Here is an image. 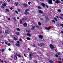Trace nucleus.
<instances>
[{"mask_svg":"<svg viewBox=\"0 0 63 63\" xmlns=\"http://www.w3.org/2000/svg\"><path fill=\"white\" fill-rule=\"evenodd\" d=\"M49 46L51 48V49L52 50H54V47L53 45L52 44H50Z\"/></svg>","mask_w":63,"mask_h":63,"instance_id":"nucleus-1","label":"nucleus"},{"mask_svg":"<svg viewBox=\"0 0 63 63\" xmlns=\"http://www.w3.org/2000/svg\"><path fill=\"white\" fill-rule=\"evenodd\" d=\"M6 34V35H8V34H10V31H9L8 30H5V32Z\"/></svg>","mask_w":63,"mask_h":63,"instance_id":"nucleus-2","label":"nucleus"},{"mask_svg":"<svg viewBox=\"0 0 63 63\" xmlns=\"http://www.w3.org/2000/svg\"><path fill=\"white\" fill-rule=\"evenodd\" d=\"M48 3L50 5L52 4V0H48Z\"/></svg>","mask_w":63,"mask_h":63,"instance_id":"nucleus-3","label":"nucleus"},{"mask_svg":"<svg viewBox=\"0 0 63 63\" xmlns=\"http://www.w3.org/2000/svg\"><path fill=\"white\" fill-rule=\"evenodd\" d=\"M23 25L24 27H26L27 26V24L26 22L24 23H23Z\"/></svg>","mask_w":63,"mask_h":63,"instance_id":"nucleus-4","label":"nucleus"},{"mask_svg":"<svg viewBox=\"0 0 63 63\" xmlns=\"http://www.w3.org/2000/svg\"><path fill=\"white\" fill-rule=\"evenodd\" d=\"M35 26H33L31 28V30L32 31H34L35 30Z\"/></svg>","mask_w":63,"mask_h":63,"instance_id":"nucleus-5","label":"nucleus"},{"mask_svg":"<svg viewBox=\"0 0 63 63\" xmlns=\"http://www.w3.org/2000/svg\"><path fill=\"white\" fill-rule=\"evenodd\" d=\"M27 19L26 17H24L22 19V20L23 21H26Z\"/></svg>","mask_w":63,"mask_h":63,"instance_id":"nucleus-6","label":"nucleus"},{"mask_svg":"<svg viewBox=\"0 0 63 63\" xmlns=\"http://www.w3.org/2000/svg\"><path fill=\"white\" fill-rule=\"evenodd\" d=\"M22 5L23 7H27L28 6V5L26 4H23Z\"/></svg>","mask_w":63,"mask_h":63,"instance_id":"nucleus-7","label":"nucleus"},{"mask_svg":"<svg viewBox=\"0 0 63 63\" xmlns=\"http://www.w3.org/2000/svg\"><path fill=\"white\" fill-rule=\"evenodd\" d=\"M38 37L40 39H43V35L40 34L39 35Z\"/></svg>","mask_w":63,"mask_h":63,"instance_id":"nucleus-8","label":"nucleus"},{"mask_svg":"<svg viewBox=\"0 0 63 63\" xmlns=\"http://www.w3.org/2000/svg\"><path fill=\"white\" fill-rule=\"evenodd\" d=\"M55 3H57V4H59V3H61V2L60 0H56L55 1Z\"/></svg>","mask_w":63,"mask_h":63,"instance_id":"nucleus-9","label":"nucleus"},{"mask_svg":"<svg viewBox=\"0 0 63 63\" xmlns=\"http://www.w3.org/2000/svg\"><path fill=\"white\" fill-rule=\"evenodd\" d=\"M14 5L15 6H16V7H18V2H15L14 3Z\"/></svg>","mask_w":63,"mask_h":63,"instance_id":"nucleus-10","label":"nucleus"},{"mask_svg":"<svg viewBox=\"0 0 63 63\" xmlns=\"http://www.w3.org/2000/svg\"><path fill=\"white\" fill-rule=\"evenodd\" d=\"M45 45V44L43 43H41L40 44V46H41V47H43V46H44Z\"/></svg>","mask_w":63,"mask_h":63,"instance_id":"nucleus-11","label":"nucleus"},{"mask_svg":"<svg viewBox=\"0 0 63 63\" xmlns=\"http://www.w3.org/2000/svg\"><path fill=\"white\" fill-rule=\"evenodd\" d=\"M14 59L15 60H16L17 59V56L16 55H15L14 57Z\"/></svg>","mask_w":63,"mask_h":63,"instance_id":"nucleus-12","label":"nucleus"},{"mask_svg":"<svg viewBox=\"0 0 63 63\" xmlns=\"http://www.w3.org/2000/svg\"><path fill=\"white\" fill-rule=\"evenodd\" d=\"M16 55V56H18L19 57H21V55H20L19 54H18L17 53H16L15 54Z\"/></svg>","mask_w":63,"mask_h":63,"instance_id":"nucleus-13","label":"nucleus"},{"mask_svg":"<svg viewBox=\"0 0 63 63\" xmlns=\"http://www.w3.org/2000/svg\"><path fill=\"white\" fill-rule=\"evenodd\" d=\"M38 12L40 14H43V11H42V10H38Z\"/></svg>","mask_w":63,"mask_h":63,"instance_id":"nucleus-14","label":"nucleus"},{"mask_svg":"<svg viewBox=\"0 0 63 63\" xmlns=\"http://www.w3.org/2000/svg\"><path fill=\"white\" fill-rule=\"evenodd\" d=\"M2 5L3 6H4V7H6L7 5V4L5 3H3L2 4Z\"/></svg>","mask_w":63,"mask_h":63,"instance_id":"nucleus-15","label":"nucleus"},{"mask_svg":"<svg viewBox=\"0 0 63 63\" xmlns=\"http://www.w3.org/2000/svg\"><path fill=\"white\" fill-rule=\"evenodd\" d=\"M26 32L27 33H30L31 32V31L29 30H26Z\"/></svg>","mask_w":63,"mask_h":63,"instance_id":"nucleus-16","label":"nucleus"},{"mask_svg":"<svg viewBox=\"0 0 63 63\" xmlns=\"http://www.w3.org/2000/svg\"><path fill=\"white\" fill-rule=\"evenodd\" d=\"M15 46L17 47H19L20 46V44L17 43H16L15 44Z\"/></svg>","mask_w":63,"mask_h":63,"instance_id":"nucleus-17","label":"nucleus"},{"mask_svg":"<svg viewBox=\"0 0 63 63\" xmlns=\"http://www.w3.org/2000/svg\"><path fill=\"white\" fill-rule=\"evenodd\" d=\"M51 28L50 26H49L48 27H47V30L48 31H50V30Z\"/></svg>","mask_w":63,"mask_h":63,"instance_id":"nucleus-18","label":"nucleus"},{"mask_svg":"<svg viewBox=\"0 0 63 63\" xmlns=\"http://www.w3.org/2000/svg\"><path fill=\"white\" fill-rule=\"evenodd\" d=\"M29 13L28 12H25L24 13V15H29Z\"/></svg>","mask_w":63,"mask_h":63,"instance_id":"nucleus-19","label":"nucleus"},{"mask_svg":"<svg viewBox=\"0 0 63 63\" xmlns=\"http://www.w3.org/2000/svg\"><path fill=\"white\" fill-rule=\"evenodd\" d=\"M41 5L42 6L44 7H45V6H46L45 4H44V3H41Z\"/></svg>","mask_w":63,"mask_h":63,"instance_id":"nucleus-20","label":"nucleus"},{"mask_svg":"<svg viewBox=\"0 0 63 63\" xmlns=\"http://www.w3.org/2000/svg\"><path fill=\"white\" fill-rule=\"evenodd\" d=\"M58 11L59 13H61V10L60 9H58Z\"/></svg>","mask_w":63,"mask_h":63,"instance_id":"nucleus-21","label":"nucleus"},{"mask_svg":"<svg viewBox=\"0 0 63 63\" xmlns=\"http://www.w3.org/2000/svg\"><path fill=\"white\" fill-rule=\"evenodd\" d=\"M28 11H29V9H26L25 10V12H28Z\"/></svg>","mask_w":63,"mask_h":63,"instance_id":"nucleus-22","label":"nucleus"},{"mask_svg":"<svg viewBox=\"0 0 63 63\" xmlns=\"http://www.w3.org/2000/svg\"><path fill=\"white\" fill-rule=\"evenodd\" d=\"M49 62L50 63H53L54 62L52 60H49Z\"/></svg>","mask_w":63,"mask_h":63,"instance_id":"nucleus-23","label":"nucleus"},{"mask_svg":"<svg viewBox=\"0 0 63 63\" xmlns=\"http://www.w3.org/2000/svg\"><path fill=\"white\" fill-rule=\"evenodd\" d=\"M26 35H27V36H31V34H30L29 33H27Z\"/></svg>","mask_w":63,"mask_h":63,"instance_id":"nucleus-24","label":"nucleus"},{"mask_svg":"<svg viewBox=\"0 0 63 63\" xmlns=\"http://www.w3.org/2000/svg\"><path fill=\"white\" fill-rule=\"evenodd\" d=\"M15 33L17 35H19V32H16Z\"/></svg>","mask_w":63,"mask_h":63,"instance_id":"nucleus-25","label":"nucleus"},{"mask_svg":"<svg viewBox=\"0 0 63 63\" xmlns=\"http://www.w3.org/2000/svg\"><path fill=\"white\" fill-rule=\"evenodd\" d=\"M38 24L39 25V26H41L42 25V24H41V23L40 22H38Z\"/></svg>","mask_w":63,"mask_h":63,"instance_id":"nucleus-26","label":"nucleus"},{"mask_svg":"<svg viewBox=\"0 0 63 63\" xmlns=\"http://www.w3.org/2000/svg\"><path fill=\"white\" fill-rule=\"evenodd\" d=\"M35 27H37V28L38 29L40 28V27H39V26H38V25H35Z\"/></svg>","mask_w":63,"mask_h":63,"instance_id":"nucleus-27","label":"nucleus"},{"mask_svg":"<svg viewBox=\"0 0 63 63\" xmlns=\"http://www.w3.org/2000/svg\"><path fill=\"white\" fill-rule=\"evenodd\" d=\"M14 39L15 41H17V39L16 37H14Z\"/></svg>","mask_w":63,"mask_h":63,"instance_id":"nucleus-28","label":"nucleus"},{"mask_svg":"<svg viewBox=\"0 0 63 63\" xmlns=\"http://www.w3.org/2000/svg\"><path fill=\"white\" fill-rule=\"evenodd\" d=\"M37 8H38V9H41V6H38L37 7Z\"/></svg>","mask_w":63,"mask_h":63,"instance_id":"nucleus-29","label":"nucleus"},{"mask_svg":"<svg viewBox=\"0 0 63 63\" xmlns=\"http://www.w3.org/2000/svg\"><path fill=\"white\" fill-rule=\"evenodd\" d=\"M16 30L18 31H20V29L18 28H17Z\"/></svg>","mask_w":63,"mask_h":63,"instance_id":"nucleus-30","label":"nucleus"},{"mask_svg":"<svg viewBox=\"0 0 63 63\" xmlns=\"http://www.w3.org/2000/svg\"><path fill=\"white\" fill-rule=\"evenodd\" d=\"M54 19H55V20H56V21H57V18H56V17H54Z\"/></svg>","mask_w":63,"mask_h":63,"instance_id":"nucleus-31","label":"nucleus"},{"mask_svg":"<svg viewBox=\"0 0 63 63\" xmlns=\"http://www.w3.org/2000/svg\"><path fill=\"white\" fill-rule=\"evenodd\" d=\"M8 41H9V42H12V40H10V39H8Z\"/></svg>","mask_w":63,"mask_h":63,"instance_id":"nucleus-32","label":"nucleus"},{"mask_svg":"<svg viewBox=\"0 0 63 63\" xmlns=\"http://www.w3.org/2000/svg\"><path fill=\"white\" fill-rule=\"evenodd\" d=\"M26 39L28 40H30V38L28 37H27Z\"/></svg>","mask_w":63,"mask_h":63,"instance_id":"nucleus-33","label":"nucleus"},{"mask_svg":"<svg viewBox=\"0 0 63 63\" xmlns=\"http://www.w3.org/2000/svg\"><path fill=\"white\" fill-rule=\"evenodd\" d=\"M63 17L62 16H60L59 18H60V19H63Z\"/></svg>","mask_w":63,"mask_h":63,"instance_id":"nucleus-34","label":"nucleus"},{"mask_svg":"<svg viewBox=\"0 0 63 63\" xmlns=\"http://www.w3.org/2000/svg\"><path fill=\"white\" fill-rule=\"evenodd\" d=\"M60 52H58V53H57V54L58 55H60Z\"/></svg>","mask_w":63,"mask_h":63,"instance_id":"nucleus-35","label":"nucleus"},{"mask_svg":"<svg viewBox=\"0 0 63 63\" xmlns=\"http://www.w3.org/2000/svg\"><path fill=\"white\" fill-rule=\"evenodd\" d=\"M20 24H22V21L21 20H20Z\"/></svg>","mask_w":63,"mask_h":63,"instance_id":"nucleus-36","label":"nucleus"},{"mask_svg":"<svg viewBox=\"0 0 63 63\" xmlns=\"http://www.w3.org/2000/svg\"><path fill=\"white\" fill-rule=\"evenodd\" d=\"M13 19H14V20L15 21H16V17H14Z\"/></svg>","mask_w":63,"mask_h":63,"instance_id":"nucleus-37","label":"nucleus"},{"mask_svg":"<svg viewBox=\"0 0 63 63\" xmlns=\"http://www.w3.org/2000/svg\"><path fill=\"white\" fill-rule=\"evenodd\" d=\"M60 25L62 27H63V24L61 23L60 24Z\"/></svg>","mask_w":63,"mask_h":63,"instance_id":"nucleus-38","label":"nucleus"},{"mask_svg":"<svg viewBox=\"0 0 63 63\" xmlns=\"http://www.w3.org/2000/svg\"><path fill=\"white\" fill-rule=\"evenodd\" d=\"M32 58L31 57H29V60H31V59H32Z\"/></svg>","mask_w":63,"mask_h":63,"instance_id":"nucleus-39","label":"nucleus"},{"mask_svg":"<svg viewBox=\"0 0 63 63\" xmlns=\"http://www.w3.org/2000/svg\"><path fill=\"white\" fill-rule=\"evenodd\" d=\"M5 10L6 11H7V12H10V11L8 9H6Z\"/></svg>","mask_w":63,"mask_h":63,"instance_id":"nucleus-40","label":"nucleus"},{"mask_svg":"<svg viewBox=\"0 0 63 63\" xmlns=\"http://www.w3.org/2000/svg\"><path fill=\"white\" fill-rule=\"evenodd\" d=\"M52 22H54V23H55V21H54V20H52Z\"/></svg>","mask_w":63,"mask_h":63,"instance_id":"nucleus-41","label":"nucleus"},{"mask_svg":"<svg viewBox=\"0 0 63 63\" xmlns=\"http://www.w3.org/2000/svg\"><path fill=\"white\" fill-rule=\"evenodd\" d=\"M7 45L8 46H11V44L9 43H8L7 44Z\"/></svg>","mask_w":63,"mask_h":63,"instance_id":"nucleus-42","label":"nucleus"},{"mask_svg":"<svg viewBox=\"0 0 63 63\" xmlns=\"http://www.w3.org/2000/svg\"><path fill=\"white\" fill-rule=\"evenodd\" d=\"M37 53L38 54H40V52L39 51H38L37 52Z\"/></svg>","mask_w":63,"mask_h":63,"instance_id":"nucleus-43","label":"nucleus"},{"mask_svg":"<svg viewBox=\"0 0 63 63\" xmlns=\"http://www.w3.org/2000/svg\"><path fill=\"white\" fill-rule=\"evenodd\" d=\"M45 18H46V19H47V16H46Z\"/></svg>","mask_w":63,"mask_h":63,"instance_id":"nucleus-44","label":"nucleus"},{"mask_svg":"<svg viewBox=\"0 0 63 63\" xmlns=\"http://www.w3.org/2000/svg\"><path fill=\"white\" fill-rule=\"evenodd\" d=\"M15 12H16V14H18V12H17V11L16 10L15 11Z\"/></svg>","mask_w":63,"mask_h":63,"instance_id":"nucleus-45","label":"nucleus"},{"mask_svg":"<svg viewBox=\"0 0 63 63\" xmlns=\"http://www.w3.org/2000/svg\"><path fill=\"white\" fill-rule=\"evenodd\" d=\"M19 41H22V39L21 38H20L19 39Z\"/></svg>","mask_w":63,"mask_h":63,"instance_id":"nucleus-46","label":"nucleus"},{"mask_svg":"<svg viewBox=\"0 0 63 63\" xmlns=\"http://www.w3.org/2000/svg\"><path fill=\"white\" fill-rule=\"evenodd\" d=\"M60 15L61 16L63 17V14H61Z\"/></svg>","mask_w":63,"mask_h":63,"instance_id":"nucleus-47","label":"nucleus"},{"mask_svg":"<svg viewBox=\"0 0 63 63\" xmlns=\"http://www.w3.org/2000/svg\"><path fill=\"white\" fill-rule=\"evenodd\" d=\"M34 62L35 63H38V62H37V61L36 60H35L34 61Z\"/></svg>","mask_w":63,"mask_h":63,"instance_id":"nucleus-48","label":"nucleus"},{"mask_svg":"<svg viewBox=\"0 0 63 63\" xmlns=\"http://www.w3.org/2000/svg\"><path fill=\"white\" fill-rule=\"evenodd\" d=\"M56 26L57 27H60V25L59 24L57 25Z\"/></svg>","mask_w":63,"mask_h":63,"instance_id":"nucleus-49","label":"nucleus"},{"mask_svg":"<svg viewBox=\"0 0 63 63\" xmlns=\"http://www.w3.org/2000/svg\"><path fill=\"white\" fill-rule=\"evenodd\" d=\"M40 1L42 2H44V0H39Z\"/></svg>","mask_w":63,"mask_h":63,"instance_id":"nucleus-50","label":"nucleus"},{"mask_svg":"<svg viewBox=\"0 0 63 63\" xmlns=\"http://www.w3.org/2000/svg\"><path fill=\"white\" fill-rule=\"evenodd\" d=\"M55 56H56V57H58V55L57 54H56L55 55Z\"/></svg>","mask_w":63,"mask_h":63,"instance_id":"nucleus-51","label":"nucleus"},{"mask_svg":"<svg viewBox=\"0 0 63 63\" xmlns=\"http://www.w3.org/2000/svg\"><path fill=\"white\" fill-rule=\"evenodd\" d=\"M31 56H32V54H30L29 55V57H31Z\"/></svg>","mask_w":63,"mask_h":63,"instance_id":"nucleus-52","label":"nucleus"},{"mask_svg":"<svg viewBox=\"0 0 63 63\" xmlns=\"http://www.w3.org/2000/svg\"><path fill=\"white\" fill-rule=\"evenodd\" d=\"M33 46L34 47H36V45L35 44H34Z\"/></svg>","mask_w":63,"mask_h":63,"instance_id":"nucleus-53","label":"nucleus"},{"mask_svg":"<svg viewBox=\"0 0 63 63\" xmlns=\"http://www.w3.org/2000/svg\"><path fill=\"white\" fill-rule=\"evenodd\" d=\"M1 8H3V9H4V8H5V7H4V6H1Z\"/></svg>","mask_w":63,"mask_h":63,"instance_id":"nucleus-54","label":"nucleus"},{"mask_svg":"<svg viewBox=\"0 0 63 63\" xmlns=\"http://www.w3.org/2000/svg\"><path fill=\"white\" fill-rule=\"evenodd\" d=\"M24 56L25 57H27V56H26V55L25 54H24Z\"/></svg>","mask_w":63,"mask_h":63,"instance_id":"nucleus-55","label":"nucleus"},{"mask_svg":"<svg viewBox=\"0 0 63 63\" xmlns=\"http://www.w3.org/2000/svg\"><path fill=\"white\" fill-rule=\"evenodd\" d=\"M59 60H62L61 58H59Z\"/></svg>","mask_w":63,"mask_h":63,"instance_id":"nucleus-56","label":"nucleus"},{"mask_svg":"<svg viewBox=\"0 0 63 63\" xmlns=\"http://www.w3.org/2000/svg\"><path fill=\"white\" fill-rule=\"evenodd\" d=\"M20 9H18V12H20Z\"/></svg>","mask_w":63,"mask_h":63,"instance_id":"nucleus-57","label":"nucleus"},{"mask_svg":"<svg viewBox=\"0 0 63 63\" xmlns=\"http://www.w3.org/2000/svg\"><path fill=\"white\" fill-rule=\"evenodd\" d=\"M17 44H19V41H17Z\"/></svg>","mask_w":63,"mask_h":63,"instance_id":"nucleus-58","label":"nucleus"},{"mask_svg":"<svg viewBox=\"0 0 63 63\" xmlns=\"http://www.w3.org/2000/svg\"><path fill=\"white\" fill-rule=\"evenodd\" d=\"M4 51V49H2L1 50V51Z\"/></svg>","mask_w":63,"mask_h":63,"instance_id":"nucleus-59","label":"nucleus"},{"mask_svg":"<svg viewBox=\"0 0 63 63\" xmlns=\"http://www.w3.org/2000/svg\"><path fill=\"white\" fill-rule=\"evenodd\" d=\"M7 2H10V0H7Z\"/></svg>","mask_w":63,"mask_h":63,"instance_id":"nucleus-60","label":"nucleus"},{"mask_svg":"<svg viewBox=\"0 0 63 63\" xmlns=\"http://www.w3.org/2000/svg\"><path fill=\"white\" fill-rule=\"evenodd\" d=\"M0 62H1L2 63H3V61H1V60H0Z\"/></svg>","mask_w":63,"mask_h":63,"instance_id":"nucleus-61","label":"nucleus"},{"mask_svg":"<svg viewBox=\"0 0 63 63\" xmlns=\"http://www.w3.org/2000/svg\"><path fill=\"white\" fill-rule=\"evenodd\" d=\"M40 20H43V18H41L40 19Z\"/></svg>","mask_w":63,"mask_h":63,"instance_id":"nucleus-62","label":"nucleus"},{"mask_svg":"<svg viewBox=\"0 0 63 63\" xmlns=\"http://www.w3.org/2000/svg\"><path fill=\"white\" fill-rule=\"evenodd\" d=\"M28 5H30V2H29L28 3Z\"/></svg>","mask_w":63,"mask_h":63,"instance_id":"nucleus-63","label":"nucleus"},{"mask_svg":"<svg viewBox=\"0 0 63 63\" xmlns=\"http://www.w3.org/2000/svg\"><path fill=\"white\" fill-rule=\"evenodd\" d=\"M10 9L11 10H13V8H12V7H11L10 8Z\"/></svg>","mask_w":63,"mask_h":63,"instance_id":"nucleus-64","label":"nucleus"}]
</instances>
